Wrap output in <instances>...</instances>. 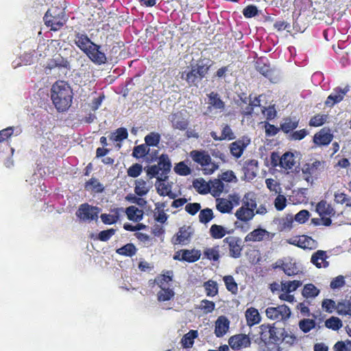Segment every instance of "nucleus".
Returning <instances> with one entry per match:
<instances>
[{
	"label": "nucleus",
	"instance_id": "f257e3e1",
	"mask_svg": "<svg viewBox=\"0 0 351 351\" xmlns=\"http://www.w3.org/2000/svg\"><path fill=\"white\" fill-rule=\"evenodd\" d=\"M51 98L58 111L66 110L72 101L71 87L64 81L56 82L51 88Z\"/></svg>",
	"mask_w": 351,
	"mask_h": 351
},
{
	"label": "nucleus",
	"instance_id": "f03ea898",
	"mask_svg": "<svg viewBox=\"0 0 351 351\" xmlns=\"http://www.w3.org/2000/svg\"><path fill=\"white\" fill-rule=\"evenodd\" d=\"M190 156L194 162L202 167L204 174H212L219 168L217 163L213 162L210 155L205 151L193 150Z\"/></svg>",
	"mask_w": 351,
	"mask_h": 351
},
{
	"label": "nucleus",
	"instance_id": "7ed1b4c3",
	"mask_svg": "<svg viewBox=\"0 0 351 351\" xmlns=\"http://www.w3.org/2000/svg\"><path fill=\"white\" fill-rule=\"evenodd\" d=\"M258 333L263 341L266 342L268 341L277 343L281 341L283 335V328H278L269 325H261L258 327Z\"/></svg>",
	"mask_w": 351,
	"mask_h": 351
},
{
	"label": "nucleus",
	"instance_id": "20e7f679",
	"mask_svg": "<svg viewBox=\"0 0 351 351\" xmlns=\"http://www.w3.org/2000/svg\"><path fill=\"white\" fill-rule=\"evenodd\" d=\"M99 212L100 209L98 207L85 203L79 206L75 214L81 221L90 222L93 220H97Z\"/></svg>",
	"mask_w": 351,
	"mask_h": 351
},
{
	"label": "nucleus",
	"instance_id": "39448f33",
	"mask_svg": "<svg viewBox=\"0 0 351 351\" xmlns=\"http://www.w3.org/2000/svg\"><path fill=\"white\" fill-rule=\"evenodd\" d=\"M322 167V162L315 160L313 162L306 163L302 167V178L311 185L313 184L314 179L318 176Z\"/></svg>",
	"mask_w": 351,
	"mask_h": 351
},
{
	"label": "nucleus",
	"instance_id": "423d86ee",
	"mask_svg": "<svg viewBox=\"0 0 351 351\" xmlns=\"http://www.w3.org/2000/svg\"><path fill=\"white\" fill-rule=\"evenodd\" d=\"M291 313L290 308L285 304L276 307H268L265 310L267 318L277 322L286 321L289 318Z\"/></svg>",
	"mask_w": 351,
	"mask_h": 351
},
{
	"label": "nucleus",
	"instance_id": "0eeeda50",
	"mask_svg": "<svg viewBox=\"0 0 351 351\" xmlns=\"http://www.w3.org/2000/svg\"><path fill=\"white\" fill-rule=\"evenodd\" d=\"M241 108V113L245 115L252 114H258L260 108V99L258 97H254L253 99L250 97L241 98L238 103Z\"/></svg>",
	"mask_w": 351,
	"mask_h": 351
},
{
	"label": "nucleus",
	"instance_id": "6e6552de",
	"mask_svg": "<svg viewBox=\"0 0 351 351\" xmlns=\"http://www.w3.org/2000/svg\"><path fill=\"white\" fill-rule=\"evenodd\" d=\"M188 114L186 110L172 113L169 117L172 128L176 130H185L189 125Z\"/></svg>",
	"mask_w": 351,
	"mask_h": 351
},
{
	"label": "nucleus",
	"instance_id": "1a4fd4ad",
	"mask_svg": "<svg viewBox=\"0 0 351 351\" xmlns=\"http://www.w3.org/2000/svg\"><path fill=\"white\" fill-rule=\"evenodd\" d=\"M224 243L228 245L229 255L234 258H238L241 256L243 250L242 240L241 238L234 236H230L223 240Z\"/></svg>",
	"mask_w": 351,
	"mask_h": 351
},
{
	"label": "nucleus",
	"instance_id": "9d476101",
	"mask_svg": "<svg viewBox=\"0 0 351 351\" xmlns=\"http://www.w3.org/2000/svg\"><path fill=\"white\" fill-rule=\"evenodd\" d=\"M288 242L291 245H296L304 250H315L318 246L317 241L306 235H301L291 238Z\"/></svg>",
	"mask_w": 351,
	"mask_h": 351
},
{
	"label": "nucleus",
	"instance_id": "9b49d317",
	"mask_svg": "<svg viewBox=\"0 0 351 351\" xmlns=\"http://www.w3.org/2000/svg\"><path fill=\"white\" fill-rule=\"evenodd\" d=\"M349 90L350 87L348 86H346L343 88H335L327 97L325 101V105L329 107H332L335 104L341 101Z\"/></svg>",
	"mask_w": 351,
	"mask_h": 351
},
{
	"label": "nucleus",
	"instance_id": "f8f14e48",
	"mask_svg": "<svg viewBox=\"0 0 351 351\" xmlns=\"http://www.w3.org/2000/svg\"><path fill=\"white\" fill-rule=\"evenodd\" d=\"M86 55L92 62L97 64H104L107 60L105 53L101 49V46L95 43L86 51Z\"/></svg>",
	"mask_w": 351,
	"mask_h": 351
},
{
	"label": "nucleus",
	"instance_id": "ddd939ff",
	"mask_svg": "<svg viewBox=\"0 0 351 351\" xmlns=\"http://www.w3.org/2000/svg\"><path fill=\"white\" fill-rule=\"evenodd\" d=\"M250 139L247 137H243L230 145V153L235 158H239L243 154L244 149L250 144Z\"/></svg>",
	"mask_w": 351,
	"mask_h": 351
},
{
	"label": "nucleus",
	"instance_id": "4468645a",
	"mask_svg": "<svg viewBox=\"0 0 351 351\" xmlns=\"http://www.w3.org/2000/svg\"><path fill=\"white\" fill-rule=\"evenodd\" d=\"M230 346L234 350H240L250 345V340L247 335L239 334L231 337L228 341Z\"/></svg>",
	"mask_w": 351,
	"mask_h": 351
},
{
	"label": "nucleus",
	"instance_id": "2eb2a0df",
	"mask_svg": "<svg viewBox=\"0 0 351 351\" xmlns=\"http://www.w3.org/2000/svg\"><path fill=\"white\" fill-rule=\"evenodd\" d=\"M265 239H270V233L265 229H255L248 233L245 237V241L259 242Z\"/></svg>",
	"mask_w": 351,
	"mask_h": 351
},
{
	"label": "nucleus",
	"instance_id": "dca6fc26",
	"mask_svg": "<svg viewBox=\"0 0 351 351\" xmlns=\"http://www.w3.org/2000/svg\"><path fill=\"white\" fill-rule=\"evenodd\" d=\"M229 319L223 316H219L215 322V335L217 337H222L228 331L230 328Z\"/></svg>",
	"mask_w": 351,
	"mask_h": 351
},
{
	"label": "nucleus",
	"instance_id": "f3484780",
	"mask_svg": "<svg viewBox=\"0 0 351 351\" xmlns=\"http://www.w3.org/2000/svg\"><path fill=\"white\" fill-rule=\"evenodd\" d=\"M243 171L245 178L247 180H253L258 172V161L256 160H248L245 161Z\"/></svg>",
	"mask_w": 351,
	"mask_h": 351
},
{
	"label": "nucleus",
	"instance_id": "a211bd4d",
	"mask_svg": "<svg viewBox=\"0 0 351 351\" xmlns=\"http://www.w3.org/2000/svg\"><path fill=\"white\" fill-rule=\"evenodd\" d=\"M74 42L75 45L84 53L93 46V43L88 36L84 33H77L75 36Z\"/></svg>",
	"mask_w": 351,
	"mask_h": 351
},
{
	"label": "nucleus",
	"instance_id": "6ab92c4d",
	"mask_svg": "<svg viewBox=\"0 0 351 351\" xmlns=\"http://www.w3.org/2000/svg\"><path fill=\"white\" fill-rule=\"evenodd\" d=\"M282 269L287 276H294L300 272V269L297 266L294 260L290 258H285L282 264Z\"/></svg>",
	"mask_w": 351,
	"mask_h": 351
},
{
	"label": "nucleus",
	"instance_id": "aec40b11",
	"mask_svg": "<svg viewBox=\"0 0 351 351\" xmlns=\"http://www.w3.org/2000/svg\"><path fill=\"white\" fill-rule=\"evenodd\" d=\"M45 24L51 27L53 31L60 29L66 22V15H61L60 16H53L49 18V15L45 16L43 18Z\"/></svg>",
	"mask_w": 351,
	"mask_h": 351
},
{
	"label": "nucleus",
	"instance_id": "412c9836",
	"mask_svg": "<svg viewBox=\"0 0 351 351\" xmlns=\"http://www.w3.org/2000/svg\"><path fill=\"white\" fill-rule=\"evenodd\" d=\"M193 234V229L190 226H184L180 228L173 241L174 244H186L190 240Z\"/></svg>",
	"mask_w": 351,
	"mask_h": 351
},
{
	"label": "nucleus",
	"instance_id": "4be33fe9",
	"mask_svg": "<svg viewBox=\"0 0 351 351\" xmlns=\"http://www.w3.org/2000/svg\"><path fill=\"white\" fill-rule=\"evenodd\" d=\"M134 192L138 196L146 195L152 187V184L149 181H145L141 178L137 179L134 182Z\"/></svg>",
	"mask_w": 351,
	"mask_h": 351
},
{
	"label": "nucleus",
	"instance_id": "5701e85b",
	"mask_svg": "<svg viewBox=\"0 0 351 351\" xmlns=\"http://www.w3.org/2000/svg\"><path fill=\"white\" fill-rule=\"evenodd\" d=\"M327 255L325 251L318 250L315 252L311 256V263H313L317 267H327L328 262L326 261Z\"/></svg>",
	"mask_w": 351,
	"mask_h": 351
},
{
	"label": "nucleus",
	"instance_id": "b1692460",
	"mask_svg": "<svg viewBox=\"0 0 351 351\" xmlns=\"http://www.w3.org/2000/svg\"><path fill=\"white\" fill-rule=\"evenodd\" d=\"M332 134L328 130L322 129L315 134L313 141L315 144L319 145H326L332 141Z\"/></svg>",
	"mask_w": 351,
	"mask_h": 351
},
{
	"label": "nucleus",
	"instance_id": "393cba45",
	"mask_svg": "<svg viewBox=\"0 0 351 351\" xmlns=\"http://www.w3.org/2000/svg\"><path fill=\"white\" fill-rule=\"evenodd\" d=\"M208 111H210L211 108H213L220 111L223 110L225 108L224 102L220 99L219 95L216 93L212 92L208 95Z\"/></svg>",
	"mask_w": 351,
	"mask_h": 351
},
{
	"label": "nucleus",
	"instance_id": "a878e982",
	"mask_svg": "<svg viewBox=\"0 0 351 351\" xmlns=\"http://www.w3.org/2000/svg\"><path fill=\"white\" fill-rule=\"evenodd\" d=\"M255 215L254 210L252 208L242 206L237 210L235 217L240 221L247 222L253 219Z\"/></svg>",
	"mask_w": 351,
	"mask_h": 351
},
{
	"label": "nucleus",
	"instance_id": "bb28decb",
	"mask_svg": "<svg viewBox=\"0 0 351 351\" xmlns=\"http://www.w3.org/2000/svg\"><path fill=\"white\" fill-rule=\"evenodd\" d=\"M209 232L213 239H219L223 238L227 234H231L232 232V230H228L222 226L213 224L210 228Z\"/></svg>",
	"mask_w": 351,
	"mask_h": 351
},
{
	"label": "nucleus",
	"instance_id": "cd10ccee",
	"mask_svg": "<svg viewBox=\"0 0 351 351\" xmlns=\"http://www.w3.org/2000/svg\"><path fill=\"white\" fill-rule=\"evenodd\" d=\"M245 318L248 326H252L257 324L261 321V316L255 308H247L245 311Z\"/></svg>",
	"mask_w": 351,
	"mask_h": 351
},
{
	"label": "nucleus",
	"instance_id": "c85d7f7f",
	"mask_svg": "<svg viewBox=\"0 0 351 351\" xmlns=\"http://www.w3.org/2000/svg\"><path fill=\"white\" fill-rule=\"evenodd\" d=\"M216 208L221 213H231L232 211V206L229 199L224 197L216 198Z\"/></svg>",
	"mask_w": 351,
	"mask_h": 351
},
{
	"label": "nucleus",
	"instance_id": "c756f323",
	"mask_svg": "<svg viewBox=\"0 0 351 351\" xmlns=\"http://www.w3.org/2000/svg\"><path fill=\"white\" fill-rule=\"evenodd\" d=\"M224 189V184L220 180H214L208 185L210 194L215 197H219Z\"/></svg>",
	"mask_w": 351,
	"mask_h": 351
},
{
	"label": "nucleus",
	"instance_id": "7c9ffc66",
	"mask_svg": "<svg viewBox=\"0 0 351 351\" xmlns=\"http://www.w3.org/2000/svg\"><path fill=\"white\" fill-rule=\"evenodd\" d=\"M125 213L130 220L136 222L140 221L143 219V211L134 206H131L127 208Z\"/></svg>",
	"mask_w": 351,
	"mask_h": 351
},
{
	"label": "nucleus",
	"instance_id": "2f4dec72",
	"mask_svg": "<svg viewBox=\"0 0 351 351\" xmlns=\"http://www.w3.org/2000/svg\"><path fill=\"white\" fill-rule=\"evenodd\" d=\"M128 134L127 130L124 128H120L110 134V140L113 142L121 143L122 141L128 138ZM117 146L118 148H120L121 144L117 143Z\"/></svg>",
	"mask_w": 351,
	"mask_h": 351
},
{
	"label": "nucleus",
	"instance_id": "473e14b6",
	"mask_svg": "<svg viewBox=\"0 0 351 351\" xmlns=\"http://www.w3.org/2000/svg\"><path fill=\"white\" fill-rule=\"evenodd\" d=\"M316 211L319 216H330L335 214L332 207L326 201L319 202L316 206Z\"/></svg>",
	"mask_w": 351,
	"mask_h": 351
},
{
	"label": "nucleus",
	"instance_id": "72a5a7b5",
	"mask_svg": "<svg viewBox=\"0 0 351 351\" xmlns=\"http://www.w3.org/2000/svg\"><path fill=\"white\" fill-rule=\"evenodd\" d=\"M201 256V252L199 250H182V254L181 256V258L183 259V261L193 263L195 262L196 261L199 260Z\"/></svg>",
	"mask_w": 351,
	"mask_h": 351
},
{
	"label": "nucleus",
	"instance_id": "f704fd0d",
	"mask_svg": "<svg viewBox=\"0 0 351 351\" xmlns=\"http://www.w3.org/2000/svg\"><path fill=\"white\" fill-rule=\"evenodd\" d=\"M280 165L285 169H291L295 165L293 154L291 153L284 154L280 160Z\"/></svg>",
	"mask_w": 351,
	"mask_h": 351
},
{
	"label": "nucleus",
	"instance_id": "c9c22d12",
	"mask_svg": "<svg viewBox=\"0 0 351 351\" xmlns=\"http://www.w3.org/2000/svg\"><path fill=\"white\" fill-rule=\"evenodd\" d=\"M172 277H173V272L168 271L166 272L165 274L160 275V276H158L155 279V283L157 285H158V287L160 289L169 287L168 284L169 282H171L172 280Z\"/></svg>",
	"mask_w": 351,
	"mask_h": 351
},
{
	"label": "nucleus",
	"instance_id": "e433bc0d",
	"mask_svg": "<svg viewBox=\"0 0 351 351\" xmlns=\"http://www.w3.org/2000/svg\"><path fill=\"white\" fill-rule=\"evenodd\" d=\"M242 206L254 210L257 206L255 194L252 192L245 193L242 199Z\"/></svg>",
	"mask_w": 351,
	"mask_h": 351
},
{
	"label": "nucleus",
	"instance_id": "4c0bfd02",
	"mask_svg": "<svg viewBox=\"0 0 351 351\" xmlns=\"http://www.w3.org/2000/svg\"><path fill=\"white\" fill-rule=\"evenodd\" d=\"M337 312L339 315L351 316V302L342 300L337 303Z\"/></svg>",
	"mask_w": 351,
	"mask_h": 351
},
{
	"label": "nucleus",
	"instance_id": "58836bf2",
	"mask_svg": "<svg viewBox=\"0 0 351 351\" xmlns=\"http://www.w3.org/2000/svg\"><path fill=\"white\" fill-rule=\"evenodd\" d=\"M174 291L169 287L162 288L157 293L158 300L160 302L170 300L174 296Z\"/></svg>",
	"mask_w": 351,
	"mask_h": 351
},
{
	"label": "nucleus",
	"instance_id": "ea45409f",
	"mask_svg": "<svg viewBox=\"0 0 351 351\" xmlns=\"http://www.w3.org/2000/svg\"><path fill=\"white\" fill-rule=\"evenodd\" d=\"M204 255L209 260L217 261L219 260V247L218 245L213 247H207L204 251Z\"/></svg>",
	"mask_w": 351,
	"mask_h": 351
},
{
	"label": "nucleus",
	"instance_id": "a19ab883",
	"mask_svg": "<svg viewBox=\"0 0 351 351\" xmlns=\"http://www.w3.org/2000/svg\"><path fill=\"white\" fill-rule=\"evenodd\" d=\"M319 293V290L312 284H307L304 286L302 291V295L306 298H313L316 297Z\"/></svg>",
	"mask_w": 351,
	"mask_h": 351
},
{
	"label": "nucleus",
	"instance_id": "79ce46f5",
	"mask_svg": "<svg viewBox=\"0 0 351 351\" xmlns=\"http://www.w3.org/2000/svg\"><path fill=\"white\" fill-rule=\"evenodd\" d=\"M298 125V121L296 119L292 120L290 118H287L284 122L280 124V129L285 133L295 129Z\"/></svg>",
	"mask_w": 351,
	"mask_h": 351
},
{
	"label": "nucleus",
	"instance_id": "37998d69",
	"mask_svg": "<svg viewBox=\"0 0 351 351\" xmlns=\"http://www.w3.org/2000/svg\"><path fill=\"white\" fill-rule=\"evenodd\" d=\"M182 78L186 80L189 84L195 86H197V83L202 80L193 68H192L190 72L186 74L182 73Z\"/></svg>",
	"mask_w": 351,
	"mask_h": 351
},
{
	"label": "nucleus",
	"instance_id": "c03bdc74",
	"mask_svg": "<svg viewBox=\"0 0 351 351\" xmlns=\"http://www.w3.org/2000/svg\"><path fill=\"white\" fill-rule=\"evenodd\" d=\"M302 285L300 280H293L282 282L281 283V289L282 291L293 292Z\"/></svg>",
	"mask_w": 351,
	"mask_h": 351
},
{
	"label": "nucleus",
	"instance_id": "a18cd8bd",
	"mask_svg": "<svg viewBox=\"0 0 351 351\" xmlns=\"http://www.w3.org/2000/svg\"><path fill=\"white\" fill-rule=\"evenodd\" d=\"M136 252V248L132 243H128L117 250V253L126 256H132Z\"/></svg>",
	"mask_w": 351,
	"mask_h": 351
},
{
	"label": "nucleus",
	"instance_id": "49530a36",
	"mask_svg": "<svg viewBox=\"0 0 351 351\" xmlns=\"http://www.w3.org/2000/svg\"><path fill=\"white\" fill-rule=\"evenodd\" d=\"M325 326L328 328L337 330L343 326L341 320L337 317H331L325 322Z\"/></svg>",
	"mask_w": 351,
	"mask_h": 351
},
{
	"label": "nucleus",
	"instance_id": "de8ad7c7",
	"mask_svg": "<svg viewBox=\"0 0 351 351\" xmlns=\"http://www.w3.org/2000/svg\"><path fill=\"white\" fill-rule=\"evenodd\" d=\"M197 337L196 330H191L186 333L182 339V343L185 348H190L193 346L194 339Z\"/></svg>",
	"mask_w": 351,
	"mask_h": 351
},
{
	"label": "nucleus",
	"instance_id": "09e8293b",
	"mask_svg": "<svg viewBox=\"0 0 351 351\" xmlns=\"http://www.w3.org/2000/svg\"><path fill=\"white\" fill-rule=\"evenodd\" d=\"M157 165L160 170L170 171L171 163L167 155L162 154L158 159Z\"/></svg>",
	"mask_w": 351,
	"mask_h": 351
},
{
	"label": "nucleus",
	"instance_id": "8fccbe9b",
	"mask_svg": "<svg viewBox=\"0 0 351 351\" xmlns=\"http://www.w3.org/2000/svg\"><path fill=\"white\" fill-rule=\"evenodd\" d=\"M206 295L208 296H215L218 292L217 284L213 280H208L204 284Z\"/></svg>",
	"mask_w": 351,
	"mask_h": 351
},
{
	"label": "nucleus",
	"instance_id": "3c124183",
	"mask_svg": "<svg viewBox=\"0 0 351 351\" xmlns=\"http://www.w3.org/2000/svg\"><path fill=\"white\" fill-rule=\"evenodd\" d=\"M160 140V135L157 132H151L145 137L147 146H157Z\"/></svg>",
	"mask_w": 351,
	"mask_h": 351
},
{
	"label": "nucleus",
	"instance_id": "603ef678",
	"mask_svg": "<svg viewBox=\"0 0 351 351\" xmlns=\"http://www.w3.org/2000/svg\"><path fill=\"white\" fill-rule=\"evenodd\" d=\"M315 322L311 319H303L299 322V327L304 332H308L315 328Z\"/></svg>",
	"mask_w": 351,
	"mask_h": 351
},
{
	"label": "nucleus",
	"instance_id": "864d4df0",
	"mask_svg": "<svg viewBox=\"0 0 351 351\" xmlns=\"http://www.w3.org/2000/svg\"><path fill=\"white\" fill-rule=\"evenodd\" d=\"M213 212L210 208L202 210L199 215V221L202 223H207L211 219H213Z\"/></svg>",
	"mask_w": 351,
	"mask_h": 351
},
{
	"label": "nucleus",
	"instance_id": "5fc2aeb1",
	"mask_svg": "<svg viewBox=\"0 0 351 351\" xmlns=\"http://www.w3.org/2000/svg\"><path fill=\"white\" fill-rule=\"evenodd\" d=\"M223 281L226 284L227 289L232 293H237L238 290L237 284L235 282L234 278L231 276H226L223 278Z\"/></svg>",
	"mask_w": 351,
	"mask_h": 351
},
{
	"label": "nucleus",
	"instance_id": "6e6d98bb",
	"mask_svg": "<svg viewBox=\"0 0 351 351\" xmlns=\"http://www.w3.org/2000/svg\"><path fill=\"white\" fill-rule=\"evenodd\" d=\"M148 152L149 149L147 148V145L146 144H143L134 147L132 155L136 158H140L145 156Z\"/></svg>",
	"mask_w": 351,
	"mask_h": 351
},
{
	"label": "nucleus",
	"instance_id": "4d7b16f0",
	"mask_svg": "<svg viewBox=\"0 0 351 351\" xmlns=\"http://www.w3.org/2000/svg\"><path fill=\"white\" fill-rule=\"evenodd\" d=\"M215 304L213 302L204 300L200 302L199 308L202 310L204 313L207 314L213 312L215 309Z\"/></svg>",
	"mask_w": 351,
	"mask_h": 351
},
{
	"label": "nucleus",
	"instance_id": "13d9d810",
	"mask_svg": "<svg viewBox=\"0 0 351 351\" xmlns=\"http://www.w3.org/2000/svg\"><path fill=\"white\" fill-rule=\"evenodd\" d=\"M265 184L267 189L271 191L274 192L275 194L279 193L281 191L280 186L279 183L271 178H267L265 180Z\"/></svg>",
	"mask_w": 351,
	"mask_h": 351
},
{
	"label": "nucleus",
	"instance_id": "bf43d9fd",
	"mask_svg": "<svg viewBox=\"0 0 351 351\" xmlns=\"http://www.w3.org/2000/svg\"><path fill=\"white\" fill-rule=\"evenodd\" d=\"M337 304L330 299H324L322 301V306L323 309L325 310L326 312L332 313L335 310H337Z\"/></svg>",
	"mask_w": 351,
	"mask_h": 351
},
{
	"label": "nucleus",
	"instance_id": "052dcab7",
	"mask_svg": "<svg viewBox=\"0 0 351 351\" xmlns=\"http://www.w3.org/2000/svg\"><path fill=\"white\" fill-rule=\"evenodd\" d=\"M261 112L267 119H273L276 115V111L274 106L268 108L262 107L260 105L259 112Z\"/></svg>",
	"mask_w": 351,
	"mask_h": 351
},
{
	"label": "nucleus",
	"instance_id": "680f3d73",
	"mask_svg": "<svg viewBox=\"0 0 351 351\" xmlns=\"http://www.w3.org/2000/svg\"><path fill=\"white\" fill-rule=\"evenodd\" d=\"M100 217L103 223L112 224L118 221L119 214L117 212L114 214H102Z\"/></svg>",
	"mask_w": 351,
	"mask_h": 351
},
{
	"label": "nucleus",
	"instance_id": "e2e57ef3",
	"mask_svg": "<svg viewBox=\"0 0 351 351\" xmlns=\"http://www.w3.org/2000/svg\"><path fill=\"white\" fill-rule=\"evenodd\" d=\"M174 171L181 176H187L191 173V169L184 162L178 163L174 167Z\"/></svg>",
	"mask_w": 351,
	"mask_h": 351
},
{
	"label": "nucleus",
	"instance_id": "0e129e2a",
	"mask_svg": "<svg viewBox=\"0 0 351 351\" xmlns=\"http://www.w3.org/2000/svg\"><path fill=\"white\" fill-rule=\"evenodd\" d=\"M143 167L138 163L134 164L128 169V175L132 178H137L141 175Z\"/></svg>",
	"mask_w": 351,
	"mask_h": 351
},
{
	"label": "nucleus",
	"instance_id": "69168bd1",
	"mask_svg": "<svg viewBox=\"0 0 351 351\" xmlns=\"http://www.w3.org/2000/svg\"><path fill=\"white\" fill-rule=\"evenodd\" d=\"M345 278L343 276H338L334 278L330 284V287L332 289H336L343 287L345 285Z\"/></svg>",
	"mask_w": 351,
	"mask_h": 351
},
{
	"label": "nucleus",
	"instance_id": "338daca9",
	"mask_svg": "<svg viewBox=\"0 0 351 351\" xmlns=\"http://www.w3.org/2000/svg\"><path fill=\"white\" fill-rule=\"evenodd\" d=\"M326 119L327 116L325 114H317L310 120L309 124L311 126L318 127L324 124Z\"/></svg>",
	"mask_w": 351,
	"mask_h": 351
},
{
	"label": "nucleus",
	"instance_id": "774afa93",
	"mask_svg": "<svg viewBox=\"0 0 351 351\" xmlns=\"http://www.w3.org/2000/svg\"><path fill=\"white\" fill-rule=\"evenodd\" d=\"M157 192L160 195H169L171 191V187L164 182L156 183Z\"/></svg>",
	"mask_w": 351,
	"mask_h": 351
}]
</instances>
